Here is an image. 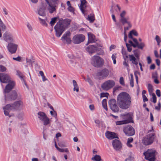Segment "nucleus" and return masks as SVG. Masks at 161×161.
Here are the masks:
<instances>
[{
  "mask_svg": "<svg viewBox=\"0 0 161 161\" xmlns=\"http://www.w3.org/2000/svg\"><path fill=\"white\" fill-rule=\"evenodd\" d=\"M125 135L128 136H131L135 135V131L131 125H128L124 127L123 129Z\"/></svg>",
  "mask_w": 161,
  "mask_h": 161,
  "instance_id": "obj_10",
  "label": "nucleus"
},
{
  "mask_svg": "<svg viewBox=\"0 0 161 161\" xmlns=\"http://www.w3.org/2000/svg\"><path fill=\"white\" fill-rule=\"evenodd\" d=\"M133 35L135 36H137L138 33L136 31H130L128 35L129 38L132 39Z\"/></svg>",
  "mask_w": 161,
  "mask_h": 161,
  "instance_id": "obj_30",
  "label": "nucleus"
},
{
  "mask_svg": "<svg viewBox=\"0 0 161 161\" xmlns=\"http://www.w3.org/2000/svg\"><path fill=\"white\" fill-rule=\"evenodd\" d=\"M161 108V104L160 102H159L158 103V105L155 107V109L158 110H160Z\"/></svg>",
  "mask_w": 161,
  "mask_h": 161,
  "instance_id": "obj_52",
  "label": "nucleus"
},
{
  "mask_svg": "<svg viewBox=\"0 0 161 161\" xmlns=\"http://www.w3.org/2000/svg\"><path fill=\"white\" fill-rule=\"evenodd\" d=\"M70 35V32L69 31H67L62 36L61 40L64 43H66L68 44H70L72 42Z\"/></svg>",
  "mask_w": 161,
  "mask_h": 161,
  "instance_id": "obj_15",
  "label": "nucleus"
},
{
  "mask_svg": "<svg viewBox=\"0 0 161 161\" xmlns=\"http://www.w3.org/2000/svg\"><path fill=\"white\" fill-rule=\"evenodd\" d=\"M131 103V97L127 92H122L117 96V103L119 107L121 109H128L130 106Z\"/></svg>",
  "mask_w": 161,
  "mask_h": 161,
  "instance_id": "obj_1",
  "label": "nucleus"
},
{
  "mask_svg": "<svg viewBox=\"0 0 161 161\" xmlns=\"http://www.w3.org/2000/svg\"><path fill=\"white\" fill-rule=\"evenodd\" d=\"M63 31H56V35L57 37H60L62 34Z\"/></svg>",
  "mask_w": 161,
  "mask_h": 161,
  "instance_id": "obj_45",
  "label": "nucleus"
},
{
  "mask_svg": "<svg viewBox=\"0 0 161 161\" xmlns=\"http://www.w3.org/2000/svg\"><path fill=\"white\" fill-rule=\"evenodd\" d=\"M39 74L42 77V80L43 81L47 80V79L46 78L44 75V73L42 71H40Z\"/></svg>",
  "mask_w": 161,
  "mask_h": 161,
  "instance_id": "obj_39",
  "label": "nucleus"
},
{
  "mask_svg": "<svg viewBox=\"0 0 161 161\" xmlns=\"http://www.w3.org/2000/svg\"><path fill=\"white\" fill-rule=\"evenodd\" d=\"M38 114L39 118L43 122V124L44 125H47L49 124V119L44 113L39 112L38 113Z\"/></svg>",
  "mask_w": 161,
  "mask_h": 161,
  "instance_id": "obj_14",
  "label": "nucleus"
},
{
  "mask_svg": "<svg viewBox=\"0 0 161 161\" xmlns=\"http://www.w3.org/2000/svg\"><path fill=\"white\" fill-rule=\"evenodd\" d=\"M18 45L12 43H8L7 48L8 51L11 53H15L17 49Z\"/></svg>",
  "mask_w": 161,
  "mask_h": 161,
  "instance_id": "obj_19",
  "label": "nucleus"
},
{
  "mask_svg": "<svg viewBox=\"0 0 161 161\" xmlns=\"http://www.w3.org/2000/svg\"><path fill=\"white\" fill-rule=\"evenodd\" d=\"M147 63L148 64H150L151 63L152 60L150 57H147Z\"/></svg>",
  "mask_w": 161,
  "mask_h": 161,
  "instance_id": "obj_61",
  "label": "nucleus"
},
{
  "mask_svg": "<svg viewBox=\"0 0 161 161\" xmlns=\"http://www.w3.org/2000/svg\"><path fill=\"white\" fill-rule=\"evenodd\" d=\"M109 72L108 69L104 68L102 69L100 71L97 73V75L100 76L103 79L106 78L109 75Z\"/></svg>",
  "mask_w": 161,
  "mask_h": 161,
  "instance_id": "obj_20",
  "label": "nucleus"
},
{
  "mask_svg": "<svg viewBox=\"0 0 161 161\" xmlns=\"http://www.w3.org/2000/svg\"><path fill=\"white\" fill-rule=\"evenodd\" d=\"M126 13L125 10L123 11L120 14V18L119 21L122 24L125 25V24H127L128 26H125L124 30H128L130 29L132 27V25L130 22L128 21L129 18L128 17H125Z\"/></svg>",
  "mask_w": 161,
  "mask_h": 161,
  "instance_id": "obj_4",
  "label": "nucleus"
},
{
  "mask_svg": "<svg viewBox=\"0 0 161 161\" xmlns=\"http://www.w3.org/2000/svg\"><path fill=\"white\" fill-rule=\"evenodd\" d=\"M126 45L128 51L129 52H130L132 50L131 46L127 43H126Z\"/></svg>",
  "mask_w": 161,
  "mask_h": 161,
  "instance_id": "obj_46",
  "label": "nucleus"
},
{
  "mask_svg": "<svg viewBox=\"0 0 161 161\" xmlns=\"http://www.w3.org/2000/svg\"><path fill=\"white\" fill-rule=\"evenodd\" d=\"M108 103L110 108L113 111L117 112L119 111V108L115 99H110Z\"/></svg>",
  "mask_w": 161,
  "mask_h": 161,
  "instance_id": "obj_16",
  "label": "nucleus"
},
{
  "mask_svg": "<svg viewBox=\"0 0 161 161\" xmlns=\"http://www.w3.org/2000/svg\"><path fill=\"white\" fill-rule=\"evenodd\" d=\"M128 122L126 120H121L117 121L116 122V125H123L124 124H128Z\"/></svg>",
  "mask_w": 161,
  "mask_h": 161,
  "instance_id": "obj_33",
  "label": "nucleus"
},
{
  "mask_svg": "<svg viewBox=\"0 0 161 161\" xmlns=\"http://www.w3.org/2000/svg\"><path fill=\"white\" fill-rule=\"evenodd\" d=\"M87 19L90 21V22L92 23L95 20L94 15V14H90L88 15Z\"/></svg>",
  "mask_w": 161,
  "mask_h": 161,
  "instance_id": "obj_31",
  "label": "nucleus"
},
{
  "mask_svg": "<svg viewBox=\"0 0 161 161\" xmlns=\"http://www.w3.org/2000/svg\"><path fill=\"white\" fill-rule=\"evenodd\" d=\"M92 64L97 67H102L104 63L103 59L97 56H94L92 57Z\"/></svg>",
  "mask_w": 161,
  "mask_h": 161,
  "instance_id": "obj_8",
  "label": "nucleus"
},
{
  "mask_svg": "<svg viewBox=\"0 0 161 161\" xmlns=\"http://www.w3.org/2000/svg\"><path fill=\"white\" fill-rule=\"evenodd\" d=\"M17 72L18 75L21 79H23L24 76L22 73L19 71H17Z\"/></svg>",
  "mask_w": 161,
  "mask_h": 161,
  "instance_id": "obj_47",
  "label": "nucleus"
},
{
  "mask_svg": "<svg viewBox=\"0 0 161 161\" xmlns=\"http://www.w3.org/2000/svg\"><path fill=\"white\" fill-rule=\"evenodd\" d=\"M39 19L40 20V23L42 24L45 25H47L44 19H42L40 17H39Z\"/></svg>",
  "mask_w": 161,
  "mask_h": 161,
  "instance_id": "obj_41",
  "label": "nucleus"
},
{
  "mask_svg": "<svg viewBox=\"0 0 161 161\" xmlns=\"http://www.w3.org/2000/svg\"><path fill=\"white\" fill-rule=\"evenodd\" d=\"M13 59L14 60L17 61H20L21 60V57L20 56H18L17 58H13Z\"/></svg>",
  "mask_w": 161,
  "mask_h": 161,
  "instance_id": "obj_57",
  "label": "nucleus"
},
{
  "mask_svg": "<svg viewBox=\"0 0 161 161\" xmlns=\"http://www.w3.org/2000/svg\"><path fill=\"white\" fill-rule=\"evenodd\" d=\"M3 38L7 42H12L13 39L11 36L7 32H6L3 35Z\"/></svg>",
  "mask_w": 161,
  "mask_h": 161,
  "instance_id": "obj_26",
  "label": "nucleus"
},
{
  "mask_svg": "<svg viewBox=\"0 0 161 161\" xmlns=\"http://www.w3.org/2000/svg\"><path fill=\"white\" fill-rule=\"evenodd\" d=\"M57 19L58 18L57 17L53 18L51 19V20L50 23V24L51 26H53L55 24L57 21Z\"/></svg>",
  "mask_w": 161,
  "mask_h": 161,
  "instance_id": "obj_35",
  "label": "nucleus"
},
{
  "mask_svg": "<svg viewBox=\"0 0 161 161\" xmlns=\"http://www.w3.org/2000/svg\"><path fill=\"white\" fill-rule=\"evenodd\" d=\"M17 97V95L15 91H13L8 96H5V100L6 102L11 101L15 100Z\"/></svg>",
  "mask_w": 161,
  "mask_h": 161,
  "instance_id": "obj_17",
  "label": "nucleus"
},
{
  "mask_svg": "<svg viewBox=\"0 0 161 161\" xmlns=\"http://www.w3.org/2000/svg\"><path fill=\"white\" fill-rule=\"evenodd\" d=\"M105 136L107 138L110 140L118 138L117 136L115 133L109 131H107L106 133Z\"/></svg>",
  "mask_w": 161,
  "mask_h": 161,
  "instance_id": "obj_23",
  "label": "nucleus"
},
{
  "mask_svg": "<svg viewBox=\"0 0 161 161\" xmlns=\"http://www.w3.org/2000/svg\"><path fill=\"white\" fill-rule=\"evenodd\" d=\"M152 96L153 99L152 101L154 103H155L157 101V98L156 96L154 93H153L152 94Z\"/></svg>",
  "mask_w": 161,
  "mask_h": 161,
  "instance_id": "obj_43",
  "label": "nucleus"
},
{
  "mask_svg": "<svg viewBox=\"0 0 161 161\" xmlns=\"http://www.w3.org/2000/svg\"><path fill=\"white\" fill-rule=\"evenodd\" d=\"M102 105L103 108L106 110H108L107 106V100L106 99H103L102 101Z\"/></svg>",
  "mask_w": 161,
  "mask_h": 161,
  "instance_id": "obj_36",
  "label": "nucleus"
},
{
  "mask_svg": "<svg viewBox=\"0 0 161 161\" xmlns=\"http://www.w3.org/2000/svg\"><path fill=\"white\" fill-rule=\"evenodd\" d=\"M46 1L48 5L47 9L49 12L50 13L52 14L56 11L57 7V5L58 4V1H56V2L51 1V2H49L48 0H46Z\"/></svg>",
  "mask_w": 161,
  "mask_h": 161,
  "instance_id": "obj_13",
  "label": "nucleus"
},
{
  "mask_svg": "<svg viewBox=\"0 0 161 161\" xmlns=\"http://www.w3.org/2000/svg\"><path fill=\"white\" fill-rule=\"evenodd\" d=\"M156 151L153 149H148L144 152L143 155L145 157V159L148 161H155Z\"/></svg>",
  "mask_w": 161,
  "mask_h": 161,
  "instance_id": "obj_6",
  "label": "nucleus"
},
{
  "mask_svg": "<svg viewBox=\"0 0 161 161\" xmlns=\"http://www.w3.org/2000/svg\"><path fill=\"white\" fill-rule=\"evenodd\" d=\"M147 88L149 93H152L153 91V89L152 85L151 84H148L147 86Z\"/></svg>",
  "mask_w": 161,
  "mask_h": 161,
  "instance_id": "obj_38",
  "label": "nucleus"
},
{
  "mask_svg": "<svg viewBox=\"0 0 161 161\" xmlns=\"http://www.w3.org/2000/svg\"><path fill=\"white\" fill-rule=\"evenodd\" d=\"M50 113L51 115L52 116H53L54 117H55L57 116L56 112L54 110L53 112L52 111H50Z\"/></svg>",
  "mask_w": 161,
  "mask_h": 161,
  "instance_id": "obj_54",
  "label": "nucleus"
},
{
  "mask_svg": "<svg viewBox=\"0 0 161 161\" xmlns=\"http://www.w3.org/2000/svg\"><path fill=\"white\" fill-rule=\"evenodd\" d=\"M124 35H125V36H124V41H125V42H126V41H127V35L126 34V31H125V32H124Z\"/></svg>",
  "mask_w": 161,
  "mask_h": 161,
  "instance_id": "obj_60",
  "label": "nucleus"
},
{
  "mask_svg": "<svg viewBox=\"0 0 161 161\" xmlns=\"http://www.w3.org/2000/svg\"><path fill=\"white\" fill-rule=\"evenodd\" d=\"M102 47V45L101 44H97V46L91 45L88 46L86 50L89 54H92L97 51H99L101 49L100 47Z\"/></svg>",
  "mask_w": 161,
  "mask_h": 161,
  "instance_id": "obj_11",
  "label": "nucleus"
},
{
  "mask_svg": "<svg viewBox=\"0 0 161 161\" xmlns=\"http://www.w3.org/2000/svg\"><path fill=\"white\" fill-rule=\"evenodd\" d=\"M92 160L95 161H101V157L98 155H96L95 156L92 158Z\"/></svg>",
  "mask_w": 161,
  "mask_h": 161,
  "instance_id": "obj_34",
  "label": "nucleus"
},
{
  "mask_svg": "<svg viewBox=\"0 0 161 161\" xmlns=\"http://www.w3.org/2000/svg\"><path fill=\"white\" fill-rule=\"evenodd\" d=\"M156 94L157 96L158 97L161 96V92L159 90H157L156 91Z\"/></svg>",
  "mask_w": 161,
  "mask_h": 161,
  "instance_id": "obj_58",
  "label": "nucleus"
},
{
  "mask_svg": "<svg viewBox=\"0 0 161 161\" xmlns=\"http://www.w3.org/2000/svg\"><path fill=\"white\" fill-rule=\"evenodd\" d=\"M0 81L3 83H8L4 89L5 93L9 92L14 87L15 82L11 80L8 75L4 73H0Z\"/></svg>",
  "mask_w": 161,
  "mask_h": 161,
  "instance_id": "obj_2",
  "label": "nucleus"
},
{
  "mask_svg": "<svg viewBox=\"0 0 161 161\" xmlns=\"http://www.w3.org/2000/svg\"><path fill=\"white\" fill-rule=\"evenodd\" d=\"M112 145L114 148L117 151L120 150L122 148L121 142L118 140H113Z\"/></svg>",
  "mask_w": 161,
  "mask_h": 161,
  "instance_id": "obj_22",
  "label": "nucleus"
},
{
  "mask_svg": "<svg viewBox=\"0 0 161 161\" xmlns=\"http://www.w3.org/2000/svg\"><path fill=\"white\" fill-rule=\"evenodd\" d=\"M68 9L69 11H70L71 12H74V9L71 6H70L69 7H68Z\"/></svg>",
  "mask_w": 161,
  "mask_h": 161,
  "instance_id": "obj_55",
  "label": "nucleus"
},
{
  "mask_svg": "<svg viewBox=\"0 0 161 161\" xmlns=\"http://www.w3.org/2000/svg\"><path fill=\"white\" fill-rule=\"evenodd\" d=\"M115 85L114 81L108 80L105 81L101 85V87L103 90L107 91L113 88Z\"/></svg>",
  "mask_w": 161,
  "mask_h": 161,
  "instance_id": "obj_9",
  "label": "nucleus"
},
{
  "mask_svg": "<svg viewBox=\"0 0 161 161\" xmlns=\"http://www.w3.org/2000/svg\"><path fill=\"white\" fill-rule=\"evenodd\" d=\"M155 39L158 43V44H159V43L161 42V40L159 37L157 35L156 36Z\"/></svg>",
  "mask_w": 161,
  "mask_h": 161,
  "instance_id": "obj_53",
  "label": "nucleus"
},
{
  "mask_svg": "<svg viewBox=\"0 0 161 161\" xmlns=\"http://www.w3.org/2000/svg\"><path fill=\"white\" fill-rule=\"evenodd\" d=\"M27 25L29 30H32V27L31 25L29 24V23H27Z\"/></svg>",
  "mask_w": 161,
  "mask_h": 161,
  "instance_id": "obj_64",
  "label": "nucleus"
},
{
  "mask_svg": "<svg viewBox=\"0 0 161 161\" xmlns=\"http://www.w3.org/2000/svg\"><path fill=\"white\" fill-rule=\"evenodd\" d=\"M73 83L74 86V91H76L77 92H78L79 91V88L76 81L75 80H74L73 81Z\"/></svg>",
  "mask_w": 161,
  "mask_h": 161,
  "instance_id": "obj_32",
  "label": "nucleus"
},
{
  "mask_svg": "<svg viewBox=\"0 0 161 161\" xmlns=\"http://www.w3.org/2000/svg\"><path fill=\"white\" fill-rule=\"evenodd\" d=\"M108 95L109 94L108 93L102 92L101 93L100 97L102 98L104 97H107Z\"/></svg>",
  "mask_w": 161,
  "mask_h": 161,
  "instance_id": "obj_44",
  "label": "nucleus"
},
{
  "mask_svg": "<svg viewBox=\"0 0 161 161\" xmlns=\"http://www.w3.org/2000/svg\"><path fill=\"white\" fill-rule=\"evenodd\" d=\"M6 29V27L5 25L3 23L2 21L0 22V30H5Z\"/></svg>",
  "mask_w": 161,
  "mask_h": 161,
  "instance_id": "obj_37",
  "label": "nucleus"
},
{
  "mask_svg": "<svg viewBox=\"0 0 161 161\" xmlns=\"http://www.w3.org/2000/svg\"><path fill=\"white\" fill-rule=\"evenodd\" d=\"M116 54L115 53L113 54L112 56V58L113 60H115L116 58Z\"/></svg>",
  "mask_w": 161,
  "mask_h": 161,
  "instance_id": "obj_63",
  "label": "nucleus"
},
{
  "mask_svg": "<svg viewBox=\"0 0 161 161\" xmlns=\"http://www.w3.org/2000/svg\"><path fill=\"white\" fill-rule=\"evenodd\" d=\"M155 135V133H153L143 137L142 140V143L146 146L151 145L154 141Z\"/></svg>",
  "mask_w": 161,
  "mask_h": 161,
  "instance_id": "obj_7",
  "label": "nucleus"
},
{
  "mask_svg": "<svg viewBox=\"0 0 161 161\" xmlns=\"http://www.w3.org/2000/svg\"><path fill=\"white\" fill-rule=\"evenodd\" d=\"M80 8L83 14H85V9L86 7V4L87 2L86 0H80Z\"/></svg>",
  "mask_w": 161,
  "mask_h": 161,
  "instance_id": "obj_24",
  "label": "nucleus"
},
{
  "mask_svg": "<svg viewBox=\"0 0 161 161\" xmlns=\"http://www.w3.org/2000/svg\"><path fill=\"white\" fill-rule=\"evenodd\" d=\"M23 105V102L21 100L15 102L12 104H8L3 108L4 114L6 116H8L10 117L9 115V111L18 110L22 108Z\"/></svg>",
  "mask_w": 161,
  "mask_h": 161,
  "instance_id": "obj_3",
  "label": "nucleus"
},
{
  "mask_svg": "<svg viewBox=\"0 0 161 161\" xmlns=\"http://www.w3.org/2000/svg\"><path fill=\"white\" fill-rule=\"evenodd\" d=\"M88 43H92L95 42L96 39L95 35L91 33H88Z\"/></svg>",
  "mask_w": 161,
  "mask_h": 161,
  "instance_id": "obj_25",
  "label": "nucleus"
},
{
  "mask_svg": "<svg viewBox=\"0 0 161 161\" xmlns=\"http://www.w3.org/2000/svg\"><path fill=\"white\" fill-rule=\"evenodd\" d=\"M142 96L143 101L144 102H145L146 101H148V99L147 97L146 96H145V95H143Z\"/></svg>",
  "mask_w": 161,
  "mask_h": 161,
  "instance_id": "obj_59",
  "label": "nucleus"
},
{
  "mask_svg": "<svg viewBox=\"0 0 161 161\" xmlns=\"http://www.w3.org/2000/svg\"><path fill=\"white\" fill-rule=\"evenodd\" d=\"M120 83L123 86L125 85V82L123 77H121L120 78L119 80Z\"/></svg>",
  "mask_w": 161,
  "mask_h": 161,
  "instance_id": "obj_49",
  "label": "nucleus"
},
{
  "mask_svg": "<svg viewBox=\"0 0 161 161\" xmlns=\"http://www.w3.org/2000/svg\"><path fill=\"white\" fill-rule=\"evenodd\" d=\"M133 141V139L132 137H130L128 138L127 142L126 143L127 145L129 147H132V145L130 144V143L132 142Z\"/></svg>",
  "mask_w": 161,
  "mask_h": 161,
  "instance_id": "obj_29",
  "label": "nucleus"
},
{
  "mask_svg": "<svg viewBox=\"0 0 161 161\" xmlns=\"http://www.w3.org/2000/svg\"><path fill=\"white\" fill-rule=\"evenodd\" d=\"M129 58L130 61L132 62V63L137 65L138 64V62L136 60V58L133 55H129Z\"/></svg>",
  "mask_w": 161,
  "mask_h": 161,
  "instance_id": "obj_27",
  "label": "nucleus"
},
{
  "mask_svg": "<svg viewBox=\"0 0 161 161\" xmlns=\"http://www.w3.org/2000/svg\"><path fill=\"white\" fill-rule=\"evenodd\" d=\"M145 46V44L143 42H141L139 44L138 43V47L139 49H142Z\"/></svg>",
  "mask_w": 161,
  "mask_h": 161,
  "instance_id": "obj_40",
  "label": "nucleus"
},
{
  "mask_svg": "<svg viewBox=\"0 0 161 161\" xmlns=\"http://www.w3.org/2000/svg\"><path fill=\"white\" fill-rule=\"evenodd\" d=\"M132 115L131 113H129L127 114H123L120 115V117L124 120L127 121L128 123L132 122Z\"/></svg>",
  "mask_w": 161,
  "mask_h": 161,
  "instance_id": "obj_18",
  "label": "nucleus"
},
{
  "mask_svg": "<svg viewBox=\"0 0 161 161\" xmlns=\"http://www.w3.org/2000/svg\"><path fill=\"white\" fill-rule=\"evenodd\" d=\"M130 84L132 87L134 86V79H130Z\"/></svg>",
  "mask_w": 161,
  "mask_h": 161,
  "instance_id": "obj_62",
  "label": "nucleus"
},
{
  "mask_svg": "<svg viewBox=\"0 0 161 161\" xmlns=\"http://www.w3.org/2000/svg\"><path fill=\"white\" fill-rule=\"evenodd\" d=\"M70 20L67 19H60L54 26V29L55 30H64L70 25Z\"/></svg>",
  "mask_w": 161,
  "mask_h": 161,
  "instance_id": "obj_5",
  "label": "nucleus"
},
{
  "mask_svg": "<svg viewBox=\"0 0 161 161\" xmlns=\"http://www.w3.org/2000/svg\"><path fill=\"white\" fill-rule=\"evenodd\" d=\"M46 8L44 6H42L37 9V14L43 18H45L46 13L45 12Z\"/></svg>",
  "mask_w": 161,
  "mask_h": 161,
  "instance_id": "obj_21",
  "label": "nucleus"
},
{
  "mask_svg": "<svg viewBox=\"0 0 161 161\" xmlns=\"http://www.w3.org/2000/svg\"><path fill=\"white\" fill-rule=\"evenodd\" d=\"M58 151L62 153L66 152L68 153L69 152V150L68 148H65V149H61V148H59Z\"/></svg>",
  "mask_w": 161,
  "mask_h": 161,
  "instance_id": "obj_42",
  "label": "nucleus"
},
{
  "mask_svg": "<svg viewBox=\"0 0 161 161\" xmlns=\"http://www.w3.org/2000/svg\"><path fill=\"white\" fill-rule=\"evenodd\" d=\"M85 39V37L82 34H77L72 38V42L75 44H79L83 42Z\"/></svg>",
  "mask_w": 161,
  "mask_h": 161,
  "instance_id": "obj_12",
  "label": "nucleus"
},
{
  "mask_svg": "<svg viewBox=\"0 0 161 161\" xmlns=\"http://www.w3.org/2000/svg\"><path fill=\"white\" fill-rule=\"evenodd\" d=\"M113 6L112 5L111 6V8L110 10V12L111 13L113 14L114 13V10L113 8ZM112 18L114 21L115 22L116 25H119V24L116 22V19L115 17V15L114 14H112Z\"/></svg>",
  "mask_w": 161,
  "mask_h": 161,
  "instance_id": "obj_28",
  "label": "nucleus"
},
{
  "mask_svg": "<svg viewBox=\"0 0 161 161\" xmlns=\"http://www.w3.org/2000/svg\"><path fill=\"white\" fill-rule=\"evenodd\" d=\"M6 68L4 66L0 65V71L4 72L6 70Z\"/></svg>",
  "mask_w": 161,
  "mask_h": 161,
  "instance_id": "obj_51",
  "label": "nucleus"
},
{
  "mask_svg": "<svg viewBox=\"0 0 161 161\" xmlns=\"http://www.w3.org/2000/svg\"><path fill=\"white\" fill-rule=\"evenodd\" d=\"M138 73H139L137 71L135 72L134 73L135 76L136 77V82L137 84H138V78L137 74Z\"/></svg>",
  "mask_w": 161,
  "mask_h": 161,
  "instance_id": "obj_50",
  "label": "nucleus"
},
{
  "mask_svg": "<svg viewBox=\"0 0 161 161\" xmlns=\"http://www.w3.org/2000/svg\"><path fill=\"white\" fill-rule=\"evenodd\" d=\"M58 145L60 147H66V145L64 143L62 142H59L58 144Z\"/></svg>",
  "mask_w": 161,
  "mask_h": 161,
  "instance_id": "obj_56",
  "label": "nucleus"
},
{
  "mask_svg": "<svg viewBox=\"0 0 161 161\" xmlns=\"http://www.w3.org/2000/svg\"><path fill=\"white\" fill-rule=\"evenodd\" d=\"M135 56L138 58L139 57V54L138 53V50H135L133 51Z\"/></svg>",
  "mask_w": 161,
  "mask_h": 161,
  "instance_id": "obj_48",
  "label": "nucleus"
}]
</instances>
